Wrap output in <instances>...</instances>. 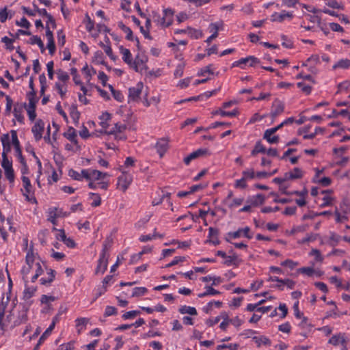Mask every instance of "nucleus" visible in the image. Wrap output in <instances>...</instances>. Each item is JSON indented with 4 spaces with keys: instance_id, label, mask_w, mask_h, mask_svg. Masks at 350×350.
<instances>
[{
    "instance_id": "obj_31",
    "label": "nucleus",
    "mask_w": 350,
    "mask_h": 350,
    "mask_svg": "<svg viewBox=\"0 0 350 350\" xmlns=\"http://www.w3.org/2000/svg\"><path fill=\"white\" fill-rule=\"evenodd\" d=\"M111 119V114L108 112L103 113L100 117V125L103 129H107L109 126L108 121Z\"/></svg>"
},
{
    "instance_id": "obj_51",
    "label": "nucleus",
    "mask_w": 350,
    "mask_h": 350,
    "mask_svg": "<svg viewBox=\"0 0 350 350\" xmlns=\"http://www.w3.org/2000/svg\"><path fill=\"white\" fill-rule=\"evenodd\" d=\"M139 314H140V312L138 310L129 311V312H125L122 315V318L125 320L129 319H133Z\"/></svg>"
},
{
    "instance_id": "obj_38",
    "label": "nucleus",
    "mask_w": 350,
    "mask_h": 350,
    "mask_svg": "<svg viewBox=\"0 0 350 350\" xmlns=\"http://www.w3.org/2000/svg\"><path fill=\"white\" fill-rule=\"evenodd\" d=\"M57 78L59 81L62 82V83H66V82L69 80L70 77L68 74L62 70L59 69L57 70Z\"/></svg>"
},
{
    "instance_id": "obj_48",
    "label": "nucleus",
    "mask_w": 350,
    "mask_h": 350,
    "mask_svg": "<svg viewBox=\"0 0 350 350\" xmlns=\"http://www.w3.org/2000/svg\"><path fill=\"white\" fill-rule=\"evenodd\" d=\"M82 70L85 75V77L87 78L88 81L90 80L92 75L96 73V70L93 68H90L88 65H85L83 68Z\"/></svg>"
},
{
    "instance_id": "obj_37",
    "label": "nucleus",
    "mask_w": 350,
    "mask_h": 350,
    "mask_svg": "<svg viewBox=\"0 0 350 350\" xmlns=\"http://www.w3.org/2000/svg\"><path fill=\"white\" fill-rule=\"evenodd\" d=\"M55 89L58 91V93L60 94L62 98L66 95L67 92L66 85L65 83H55Z\"/></svg>"
},
{
    "instance_id": "obj_7",
    "label": "nucleus",
    "mask_w": 350,
    "mask_h": 350,
    "mask_svg": "<svg viewBox=\"0 0 350 350\" xmlns=\"http://www.w3.org/2000/svg\"><path fill=\"white\" fill-rule=\"evenodd\" d=\"M11 135L12 142L16 150V156L17 157L19 162H23V160L25 159L22 155V151L20 147V142L18 139L16 131L14 130L11 131Z\"/></svg>"
},
{
    "instance_id": "obj_61",
    "label": "nucleus",
    "mask_w": 350,
    "mask_h": 350,
    "mask_svg": "<svg viewBox=\"0 0 350 350\" xmlns=\"http://www.w3.org/2000/svg\"><path fill=\"white\" fill-rule=\"evenodd\" d=\"M36 92H29L28 94L29 106L36 107V100H35Z\"/></svg>"
},
{
    "instance_id": "obj_19",
    "label": "nucleus",
    "mask_w": 350,
    "mask_h": 350,
    "mask_svg": "<svg viewBox=\"0 0 350 350\" xmlns=\"http://www.w3.org/2000/svg\"><path fill=\"white\" fill-rule=\"evenodd\" d=\"M271 309V306H267V307H260L259 305H258L257 304H249L247 306V311H250V312H253L254 310L257 311V312H260L261 313H266L269 310Z\"/></svg>"
},
{
    "instance_id": "obj_21",
    "label": "nucleus",
    "mask_w": 350,
    "mask_h": 350,
    "mask_svg": "<svg viewBox=\"0 0 350 350\" xmlns=\"http://www.w3.org/2000/svg\"><path fill=\"white\" fill-rule=\"evenodd\" d=\"M350 67V59H342L336 62L333 66V69L336 70L337 68L347 69Z\"/></svg>"
},
{
    "instance_id": "obj_39",
    "label": "nucleus",
    "mask_w": 350,
    "mask_h": 350,
    "mask_svg": "<svg viewBox=\"0 0 350 350\" xmlns=\"http://www.w3.org/2000/svg\"><path fill=\"white\" fill-rule=\"evenodd\" d=\"M90 199L92 200L91 206H98L100 204L101 198L100 196L97 193H90Z\"/></svg>"
},
{
    "instance_id": "obj_30",
    "label": "nucleus",
    "mask_w": 350,
    "mask_h": 350,
    "mask_svg": "<svg viewBox=\"0 0 350 350\" xmlns=\"http://www.w3.org/2000/svg\"><path fill=\"white\" fill-rule=\"evenodd\" d=\"M118 27L124 32L126 33V38L129 40H133V32L131 29L126 27L122 22L118 23Z\"/></svg>"
},
{
    "instance_id": "obj_34",
    "label": "nucleus",
    "mask_w": 350,
    "mask_h": 350,
    "mask_svg": "<svg viewBox=\"0 0 350 350\" xmlns=\"http://www.w3.org/2000/svg\"><path fill=\"white\" fill-rule=\"evenodd\" d=\"M243 200H244L243 198H234L226 203V204L228 206V208L232 209L240 206L243 202Z\"/></svg>"
},
{
    "instance_id": "obj_26",
    "label": "nucleus",
    "mask_w": 350,
    "mask_h": 350,
    "mask_svg": "<svg viewBox=\"0 0 350 350\" xmlns=\"http://www.w3.org/2000/svg\"><path fill=\"white\" fill-rule=\"evenodd\" d=\"M253 340L258 347L260 346L261 345L266 346L271 345V340L264 336H261L260 337L254 336L253 337Z\"/></svg>"
},
{
    "instance_id": "obj_6",
    "label": "nucleus",
    "mask_w": 350,
    "mask_h": 350,
    "mask_svg": "<svg viewBox=\"0 0 350 350\" xmlns=\"http://www.w3.org/2000/svg\"><path fill=\"white\" fill-rule=\"evenodd\" d=\"M132 182V176L129 174L122 173L118 178V188L124 192Z\"/></svg>"
},
{
    "instance_id": "obj_44",
    "label": "nucleus",
    "mask_w": 350,
    "mask_h": 350,
    "mask_svg": "<svg viewBox=\"0 0 350 350\" xmlns=\"http://www.w3.org/2000/svg\"><path fill=\"white\" fill-rule=\"evenodd\" d=\"M187 33L191 38L198 39L202 35V33L195 29L191 27L187 28Z\"/></svg>"
},
{
    "instance_id": "obj_53",
    "label": "nucleus",
    "mask_w": 350,
    "mask_h": 350,
    "mask_svg": "<svg viewBox=\"0 0 350 350\" xmlns=\"http://www.w3.org/2000/svg\"><path fill=\"white\" fill-rule=\"evenodd\" d=\"M299 271L308 276H312L314 274L315 270L312 267H306L300 268Z\"/></svg>"
},
{
    "instance_id": "obj_15",
    "label": "nucleus",
    "mask_w": 350,
    "mask_h": 350,
    "mask_svg": "<svg viewBox=\"0 0 350 350\" xmlns=\"http://www.w3.org/2000/svg\"><path fill=\"white\" fill-rule=\"evenodd\" d=\"M156 148L160 157H162L168 148V140L165 138L160 139L156 144Z\"/></svg>"
},
{
    "instance_id": "obj_35",
    "label": "nucleus",
    "mask_w": 350,
    "mask_h": 350,
    "mask_svg": "<svg viewBox=\"0 0 350 350\" xmlns=\"http://www.w3.org/2000/svg\"><path fill=\"white\" fill-rule=\"evenodd\" d=\"M266 149L264 147V146L262 144V143L258 141L256 142L254 148L252 150L251 154L252 155L254 156L258 153H265Z\"/></svg>"
},
{
    "instance_id": "obj_1",
    "label": "nucleus",
    "mask_w": 350,
    "mask_h": 350,
    "mask_svg": "<svg viewBox=\"0 0 350 350\" xmlns=\"http://www.w3.org/2000/svg\"><path fill=\"white\" fill-rule=\"evenodd\" d=\"M3 147V152L2 153V163L1 165L4 170L6 169H10L12 168V162L8 159L7 156V152L10 151V138L8 134L3 135L1 138Z\"/></svg>"
},
{
    "instance_id": "obj_14",
    "label": "nucleus",
    "mask_w": 350,
    "mask_h": 350,
    "mask_svg": "<svg viewBox=\"0 0 350 350\" xmlns=\"http://www.w3.org/2000/svg\"><path fill=\"white\" fill-rule=\"evenodd\" d=\"M265 198L262 194H257L250 196L247 200V203L250 204L252 206H258L264 204Z\"/></svg>"
},
{
    "instance_id": "obj_33",
    "label": "nucleus",
    "mask_w": 350,
    "mask_h": 350,
    "mask_svg": "<svg viewBox=\"0 0 350 350\" xmlns=\"http://www.w3.org/2000/svg\"><path fill=\"white\" fill-rule=\"evenodd\" d=\"M225 264L227 265H234L237 266L239 264L240 260L235 254L232 256H227L226 258Z\"/></svg>"
},
{
    "instance_id": "obj_55",
    "label": "nucleus",
    "mask_w": 350,
    "mask_h": 350,
    "mask_svg": "<svg viewBox=\"0 0 350 350\" xmlns=\"http://www.w3.org/2000/svg\"><path fill=\"white\" fill-rule=\"evenodd\" d=\"M310 254L311 256H315V260L317 262H322L323 260V258L321 256L320 251L319 250H317V249H312L311 250Z\"/></svg>"
},
{
    "instance_id": "obj_57",
    "label": "nucleus",
    "mask_w": 350,
    "mask_h": 350,
    "mask_svg": "<svg viewBox=\"0 0 350 350\" xmlns=\"http://www.w3.org/2000/svg\"><path fill=\"white\" fill-rule=\"evenodd\" d=\"M26 263L28 266L33 267L34 262V256L32 252H28L26 256Z\"/></svg>"
},
{
    "instance_id": "obj_54",
    "label": "nucleus",
    "mask_w": 350,
    "mask_h": 350,
    "mask_svg": "<svg viewBox=\"0 0 350 350\" xmlns=\"http://www.w3.org/2000/svg\"><path fill=\"white\" fill-rule=\"evenodd\" d=\"M117 309L113 306H107L105 311V317H109L111 315H116L117 314Z\"/></svg>"
},
{
    "instance_id": "obj_4",
    "label": "nucleus",
    "mask_w": 350,
    "mask_h": 350,
    "mask_svg": "<svg viewBox=\"0 0 350 350\" xmlns=\"http://www.w3.org/2000/svg\"><path fill=\"white\" fill-rule=\"evenodd\" d=\"M144 85L142 82H139L135 86L129 89V101H137L142 94Z\"/></svg>"
},
{
    "instance_id": "obj_49",
    "label": "nucleus",
    "mask_w": 350,
    "mask_h": 350,
    "mask_svg": "<svg viewBox=\"0 0 350 350\" xmlns=\"http://www.w3.org/2000/svg\"><path fill=\"white\" fill-rule=\"evenodd\" d=\"M152 217V214L147 215L144 218L139 219L136 224L135 227L137 228H141L142 227H144L145 224L150 220V217Z\"/></svg>"
},
{
    "instance_id": "obj_47",
    "label": "nucleus",
    "mask_w": 350,
    "mask_h": 350,
    "mask_svg": "<svg viewBox=\"0 0 350 350\" xmlns=\"http://www.w3.org/2000/svg\"><path fill=\"white\" fill-rule=\"evenodd\" d=\"M239 348L238 344H230V345H219L216 347V350H222L224 349H228L230 350H237Z\"/></svg>"
},
{
    "instance_id": "obj_23",
    "label": "nucleus",
    "mask_w": 350,
    "mask_h": 350,
    "mask_svg": "<svg viewBox=\"0 0 350 350\" xmlns=\"http://www.w3.org/2000/svg\"><path fill=\"white\" fill-rule=\"evenodd\" d=\"M55 327V322H52L50 326L46 329V331L42 334L40 336L38 342L37 343V346H40L44 340L51 334V332Z\"/></svg>"
},
{
    "instance_id": "obj_16",
    "label": "nucleus",
    "mask_w": 350,
    "mask_h": 350,
    "mask_svg": "<svg viewBox=\"0 0 350 350\" xmlns=\"http://www.w3.org/2000/svg\"><path fill=\"white\" fill-rule=\"evenodd\" d=\"M108 259L109 258H107L100 256L98 265L95 271L96 274H103L105 273L107 268Z\"/></svg>"
},
{
    "instance_id": "obj_28",
    "label": "nucleus",
    "mask_w": 350,
    "mask_h": 350,
    "mask_svg": "<svg viewBox=\"0 0 350 350\" xmlns=\"http://www.w3.org/2000/svg\"><path fill=\"white\" fill-rule=\"evenodd\" d=\"M178 311L181 314H189L190 315H196L197 314V310L195 308L187 306H181Z\"/></svg>"
},
{
    "instance_id": "obj_46",
    "label": "nucleus",
    "mask_w": 350,
    "mask_h": 350,
    "mask_svg": "<svg viewBox=\"0 0 350 350\" xmlns=\"http://www.w3.org/2000/svg\"><path fill=\"white\" fill-rule=\"evenodd\" d=\"M55 271H53L52 269H49V271L48 273V274H49V279L41 278L40 279L41 284L45 285V284H49L51 282H53L55 278Z\"/></svg>"
},
{
    "instance_id": "obj_60",
    "label": "nucleus",
    "mask_w": 350,
    "mask_h": 350,
    "mask_svg": "<svg viewBox=\"0 0 350 350\" xmlns=\"http://www.w3.org/2000/svg\"><path fill=\"white\" fill-rule=\"evenodd\" d=\"M183 70H184V64H179L174 71V76L175 77H180L183 75Z\"/></svg>"
},
{
    "instance_id": "obj_22",
    "label": "nucleus",
    "mask_w": 350,
    "mask_h": 350,
    "mask_svg": "<svg viewBox=\"0 0 350 350\" xmlns=\"http://www.w3.org/2000/svg\"><path fill=\"white\" fill-rule=\"evenodd\" d=\"M345 342V338L342 334L334 335L329 340V342L333 345H344Z\"/></svg>"
},
{
    "instance_id": "obj_9",
    "label": "nucleus",
    "mask_w": 350,
    "mask_h": 350,
    "mask_svg": "<svg viewBox=\"0 0 350 350\" xmlns=\"http://www.w3.org/2000/svg\"><path fill=\"white\" fill-rule=\"evenodd\" d=\"M222 27H223V22H221V21L210 24V25L208 27V29H209V31L213 32V33L211 36H210L207 38L206 42L207 43H210L213 40L215 39L218 36L217 31L219 29H221L222 28Z\"/></svg>"
},
{
    "instance_id": "obj_2",
    "label": "nucleus",
    "mask_w": 350,
    "mask_h": 350,
    "mask_svg": "<svg viewBox=\"0 0 350 350\" xmlns=\"http://www.w3.org/2000/svg\"><path fill=\"white\" fill-rule=\"evenodd\" d=\"M174 11L171 9H165L163 10V16L162 18L157 14L154 13V21L157 25L163 27H167L172 25L173 22Z\"/></svg>"
},
{
    "instance_id": "obj_52",
    "label": "nucleus",
    "mask_w": 350,
    "mask_h": 350,
    "mask_svg": "<svg viewBox=\"0 0 350 350\" xmlns=\"http://www.w3.org/2000/svg\"><path fill=\"white\" fill-rule=\"evenodd\" d=\"M1 41L5 44L6 49L12 51L14 49V46L12 45L13 44V40L8 38L7 36H5L2 38Z\"/></svg>"
},
{
    "instance_id": "obj_17",
    "label": "nucleus",
    "mask_w": 350,
    "mask_h": 350,
    "mask_svg": "<svg viewBox=\"0 0 350 350\" xmlns=\"http://www.w3.org/2000/svg\"><path fill=\"white\" fill-rule=\"evenodd\" d=\"M120 53L122 55L123 61L127 64L130 67L132 66L133 59L132 55L130 51L126 48H124L122 46H120Z\"/></svg>"
},
{
    "instance_id": "obj_40",
    "label": "nucleus",
    "mask_w": 350,
    "mask_h": 350,
    "mask_svg": "<svg viewBox=\"0 0 350 350\" xmlns=\"http://www.w3.org/2000/svg\"><path fill=\"white\" fill-rule=\"evenodd\" d=\"M201 280L204 282H208L209 281L212 282L213 280V285H217L221 282V279L220 277H212L211 275L202 277Z\"/></svg>"
},
{
    "instance_id": "obj_8",
    "label": "nucleus",
    "mask_w": 350,
    "mask_h": 350,
    "mask_svg": "<svg viewBox=\"0 0 350 350\" xmlns=\"http://www.w3.org/2000/svg\"><path fill=\"white\" fill-rule=\"evenodd\" d=\"M44 129V123L42 120L36 121L31 129V131L36 141H39L42 137V133Z\"/></svg>"
},
{
    "instance_id": "obj_24",
    "label": "nucleus",
    "mask_w": 350,
    "mask_h": 350,
    "mask_svg": "<svg viewBox=\"0 0 350 350\" xmlns=\"http://www.w3.org/2000/svg\"><path fill=\"white\" fill-rule=\"evenodd\" d=\"M146 62V59L141 57L139 55H137L135 60L133 61L132 66L131 68H134L136 71H138L139 68L142 66Z\"/></svg>"
},
{
    "instance_id": "obj_32",
    "label": "nucleus",
    "mask_w": 350,
    "mask_h": 350,
    "mask_svg": "<svg viewBox=\"0 0 350 350\" xmlns=\"http://www.w3.org/2000/svg\"><path fill=\"white\" fill-rule=\"evenodd\" d=\"M213 115L216 114H220L221 116H229V117H234L236 116L238 114V111L234 109L232 111H226L221 109L216 110L215 111L213 112Z\"/></svg>"
},
{
    "instance_id": "obj_18",
    "label": "nucleus",
    "mask_w": 350,
    "mask_h": 350,
    "mask_svg": "<svg viewBox=\"0 0 350 350\" xmlns=\"http://www.w3.org/2000/svg\"><path fill=\"white\" fill-rule=\"evenodd\" d=\"M303 176V172L301 169L298 167L294 168V170L291 172H287L285 174L286 179L288 180H293L297 178H300Z\"/></svg>"
},
{
    "instance_id": "obj_3",
    "label": "nucleus",
    "mask_w": 350,
    "mask_h": 350,
    "mask_svg": "<svg viewBox=\"0 0 350 350\" xmlns=\"http://www.w3.org/2000/svg\"><path fill=\"white\" fill-rule=\"evenodd\" d=\"M83 174L84 178L87 180L93 181L103 180L108 176L107 173H103L98 170L92 169L83 170Z\"/></svg>"
},
{
    "instance_id": "obj_10",
    "label": "nucleus",
    "mask_w": 350,
    "mask_h": 350,
    "mask_svg": "<svg viewBox=\"0 0 350 350\" xmlns=\"http://www.w3.org/2000/svg\"><path fill=\"white\" fill-rule=\"evenodd\" d=\"M293 14L290 12H286L284 10L282 11L280 14L275 12L271 16V21L272 22H282L284 21L286 18H288L289 19L292 18Z\"/></svg>"
},
{
    "instance_id": "obj_62",
    "label": "nucleus",
    "mask_w": 350,
    "mask_h": 350,
    "mask_svg": "<svg viewBox=\"0 0 350 350\" xmlns=\"http://www.w3.org/2000/svg\"><path fill=\"white\" fill-rule=\"evenodd\" d=\"M5 175L10 183H13L14 180V174L12 168L6 169L5 170Z\"/></svg>"
},
{
    "instance_id": "obj_25",
    "label": "nucleus",
    "mask_w": 350,
    "mask_h": 350,
    "mask_svg": "<svg viewBox=\"0 0 350 350\" xmlns=\"http://www.w3.org/2000/svg\"><path fill=\"white\" fill-rule=\"evenodd\" d=\"M89 320L86 318H78L76 319V327L77 329V332L80 334L83 328L85 327Z\"/></svg>"
},
{
    "instance_id": "obj_41",
    "label": "nucleus",
    "mask_w": 350,
    "mask_h": 350,
    "mask_svg": "<svg viewBox=\"0 0 350 350\" xmlns=\"http://www.w3.org/2000/svg\"><path fill=\"white\" fill-rule=\"evenodd\" d=\"M68 175L70 177L77 180H81L83 178H84L83 170L81 171V172H78L74 170H70L68 172Z\"/></svg>"
},
{
    "instance_id": "obj_42",
    "label": "nucleus",
    "mask_w": 350,
    "mask_h": 350,
    "mask_svg": "<svg viewBox=\"0 0 350 350\" xmlns=\"http://www.w3.org/2000/svg\"><path fill=\"white\" fill-rule=\"evenodd\" d=\"M64 136L70 142H75L77 137L75 130L73 128H70L68 131L64 133Z\"/></svg>"
},
{
    "instance_id": "obj_43",
    "label": "nucleus",
    "mask_w": 350,
    "mask_h": 350,
    "mask_svg": "<svg viewBox=\"0 0 350 350\" xmlns=\"http://www.w3.org/2000/svg\"><path fill=\"white\" fill-rule=\"evenodd\" d=\"M105 42L107 43L106 46L103 49L106 54L112 59H116V57L113 55L112 49L109 45V39L106 36L105 37Z\"/></svg>"
},
{
    "instance_id": "obj_45",
    "label": "nucleus",
    "mask_w": 350,
    "mask_h": 350,
    "mask_svg": "<svg viewBox=\"0 0 350 350\" xmlns=\"http://www.w3.org/2000/svg\"><path fill=\"white\" fill-rule=\"evenodd\" d=\"M147 292L145 287H135L133 288L132 297H139L144 295Z\"/></svg>"
},
{
    "instance_id": "obj_50",
    "label": "nucleus",
    "mask_w": 350,
    "mask_h": 350,
    "mask_svg": "<svg viewBox=\"0 0 350 350\" xmlns=\"http://www.w3.org/2000/svg\"><path fill=\"white\" fill-rule=\"evenodd\" d=\"M56 211V208L51 209L49 212V217L48 219V220L50 221L54 225L57 224L56 218L58 217V215L57 214Z\"/></svg>"
},
{
    "instance_id": "obj_5",
    "label": "nucleus",
    "mask_w": 350,
    "mask_h": 350,
    "mask_svg": "<svg viewBox=\"0 0 350 350\" xmlns=\"http://www.w3.org/2000/svg\"><path fill=\"white\" fill-rule=\"evenodd\" d=\"M260 63V60L254 56H248L245 58H241L239 60L234 62L232 66H240L241 68L244 67L243 65H248L250 66H255Z\"/></svg>"
},
{
    "instance_id": "obj_64",
    "label": "nucleus",
    "mask_w": 350,
    "mask_h": 350,
    "mask_svg": "<svg viewBox=\"0 0 350 350\" xmlns=\"http://www.w3.org/2000/svg\"><path fill=\"white\" fill-rule=\"evenodd\" d=\"M74 345L72 342H68L66 344H63L59 346L57 350H73Z\"/></svg>"
},
{
    "instance_id": "obj_13",
    "label": "nucleus",
    "mask_w": 350,
    "mask_h": 350,
    "mask_svg": "<svg viewBox=\"0 0 350 350\" xmlns=\"http://www.w3.org/2000/svg\"><path fill=\"white\" fill-rule=\"evenodd\" d=\"M284 104L281 101L276 100L273 103L271 116L273 117V118H275L281 114L284 111Z\"/></svg>"
},
{
    "instance_id": "obj_58",
    "label": "nucleus",
    "mask_w": 350,
    "mask_h": 350,
    "mask_svg": "<svg viewBox=\"0 0 350 350\" xmlns=\"http://www.w3.org/2000/svg\"><path fill=\"white\" fill-rule=\"evenodd\" d=\"M13 112H14V117L16 118V119L18 122H23L24 117L22 115L21 109H18L16 107H14Z\"/></svg>"
},
{
    "instance_id": "obj_27",
    "label": "nucleus",
    "mask_w": 350,
    "mask_h": 350,
    "mask_svg": "<svg viewBox=\"0 0 350 350\" xmlns=\"http://www.w3.org/2000/svg\"><path fill=\"white\" fill-rule=\"evenodd\" d=\"M274 133H271L268 131H265L263 135V139H266L269 144H277L279 142L278 135L272 136Z\"/></svg>"
},
{
    "instance_id": "obj_59",
    "label": "nucleus",
    "mask_w": 350,
    "mask_h": 350,
    "mask_svg": "<svg viewBox=\"0 0 350 350\" xmlns=\"http://www.w3.org/2000/svg\"><path fill=\"white\" fill-rule=\"evenodd\" d=\"M70 116L73 119V120L77 122L79 119V112L77 111L75 107H72L70 109Z\"/></svg>"
},
{
    "instance_id": "obj_11",
    "label": "nucleus",
    "mask_w": 350,
    "mask_h": 350,
    "mask_svg": "<svg viewBox=\"0 0 350 350\" xmlns=\"http://www.w3.org/2000/svg\"><path fill=\"white\" fill-rule=\"evenodd\" d=\"M250 229L249 227H245L244 228H240L237 231L234 232H229L228 235L234 239H237L243 235L244 237L251 239L252 237V234L250 233Z\"/></svg>"
},
{
    "instance_id": "obj_63",
    "label": "nucleus",
    "mask_w": 350,
    "mask_h": 350,
    "mask_svg": "<svg viewBox=\"0 0 350 350\" xmlns=\"http://www.w3.org/2000/svg\"><path fill=\"white\" fill-rule=\"evenodd\" d=\"M297 86L301 89L302 92L308 94L311 92V87L310 85H306L302 82H299L297 83Z\"/></svg>"
},
{
    "instance_id": "obj_56",
    "label": "nucleus",
    "mask_w": 350,
    "mask_h": 350,
    "mask_svg": "<svg viewBox=\"0 0 350 350\" xmlns=\"http://www.w3.org/2000/svg\"><path fill=\"white\" fill-rule=\"evenodd\" d=\"M327 5L334 9H343V6L339 3L336 0H329L327 3Z\"/></svg>"
},
{
    "instance_id": "obj_29",
    "label": "nucleus",
    "mask_w": 350,
    "mask_h": 350,
    "mask_svg": "<svg viewBox=\"0 0 350 350\" xmlns=\"http://www.w3.org/2000/svg\"><path fill=\"white\" fill-rule=\"evenodd\" d=\"M126 129V125L121 123H116L114 127L108 132V134H116L117 133H122Z\"/></svg>"
},
{
    "instance_id": "obj_12",
    "label": "nucleus",
    "mask_w": 350,
    "mask_h": 350,
    "mask_svg": "<svg viewBox=\"0 0 350 350\" xmlns=\"http://www.w3.org/2000/svg\"><path fill=\"white\" fill-rule=\"evenodd\" d=\"M113 244V239L111 237H108L104 241L103 243V249L100 256H103L105 258H109V250Z\"/></svg>"
},
{
    "instance_id": "obj_20",
    "label": "nucleus",
    "mask_w": 350,
    "mask_h": 350,
    "mask_svg": "<svg viewBox=\"0 0 350 350\" xmlns=\"http://www.w3.org/2000/svg\"><path fill=\"white\" fill-rule=\"evenodd\" d=\"M22 181L23 184V187L25 189L24 193H27L29 194H33V187L31 184L30 180L28 177L23 176Z\"/></svg>"
},
{
    "instance_id": "obj_36",
    "label": "nucleus",
    "mask_w": 350,
    "mask_h": 350,
    "mask_svg": "<svg viewBox=\"0 0 350 350\" xmlns=\"http://www.w3.org/2000/svg\"><path fill=\"white\" fill-rule=\"evenodd\" d=\"M207 149H198L193 152H191L189 155L190 158L193 160L198 157L206 155L208 153Z\"/></svg>"
}]
</instances>
